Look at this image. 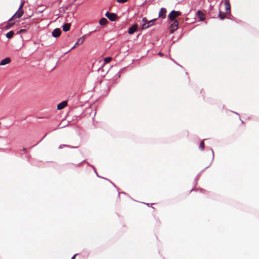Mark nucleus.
<instances>
[{"instance_id":"obj_17","label":"nucleus","mask_w":259,"mask_h":259,"mask_svg":"<svg viewBox=\"0 0 259 259\" xmlns=\"http://www.w3.org/2000/svg\"><path fill=\"white\" fill-rule=\"evenodd\" d=\"M64 147H69V148H78L77 146H70V145H68L62 144V145H60L59 146V148L61 149H62Z\"/></svg>"},{"instance_id":"obj_34","label":"nucleus","mask_w":259,"mask_h":259,"mask_svg":"<svg viewBox=\"0 0 259 259\" xmlns=\"http://www.w3.org/2000/svg\"><path fill=\"white\" fill-rule=\"evenodd\" d=\"M199 179V178H198V177H196L195 178V181L197 182L198 181Z\"/></svg>"},{"instance_id":"obj_35","label":"nucleus","mask_w":259,"mask_h":259,"mask_svg":"<svg viewBox=\"0 0 259 259\" xmlns=\"http://www.w3.org/2000/svg\"><path fill=\"white\" fill-rule=\"evenodd\" d=\"M232 112H233V113H235V114H236L237 115H239V114L238 113H237V112H234V111H232Z\"/></svg>"},{"instance_id":"obj_40","label":"nucleus","mask_w":259,"mask_h":259,"mask_svg":"<svg viewBox=\"0 0 259 259\" xmlns=\"http://www.w3.org/2000/svg\"><path fill=\"white\" fill-rule=\"evenodd\" d=\"M146 204H147L148 206H149V204L148 203H145Z\"/></svg>"},{"instance_id":"obj_2","label":"nucleus","mask_w":259,"mask_h":259,"mask_svg":"<svg viewBox=\"0 0 259 259\" xmlns=\"http://www.w3.org/2000/svg\"><path fill=\"white\" fill-rule=\"evenodd\" d=\"M156 20V19H154L148 21V23H143L142 24V29H145L149 28V27L152 26L154 25V21Z\"/></svg>"},{"instance_id":"obj_15","label":"nucleus","mask_w":259,"mask_h":259,"mask_svg":"<svg viewBox=\"0 0 259 259\" xmlns=\"http://www.w3.org/2000/svg\"><path fill=\"white\" fill-rule=\"evenodd\" d=\"M107 23H108L107 20L105 18H104V17L101 18L100 20H99V24L101 25H105L106 24H107Z\"/></svg>"},{"instance_id":"obj_33","label":"nucleus","mask_w":259,"mask_h":259,"mask_svg":"<svg viewBox=\"0 0 259 259\" xmlns=\"http://www.w3.org/2000/svg\"><path fill=\"white\" fill-rule=\"evenodd\" d=\"M77 255V254H75L72 257L71 259H75V256Z\"/></svg>"},{"instance_id":"obj_22","label":"nucleus","mask_w":259,"mask_h":259,"mask_svg":"<svg viewBox=\"0 0 259 259\" xmlns=\"http://www.w3.org/2000/svg\"><path fill=\"white\" fill-rule=\"evenodd\" d=\"M199 148L201 150H203L204 148V143L203 141H202L199 145Z\"/></svg>"},{"instance_id":"obj_31","label":"nucleus","mask_w":259,"mask_h":259,"mask_svg":"<svg viewBox=\"0 0 259 259\" xmlns=\"http://www.w3.org/2000/svg\"><path fill=\"white\" fill-rule=\"evenodd\" d=\"M115 76L117 78H119L120 77V72H118Z\"/></svg>"},{"instance_id":"obj_7","label":"nucleus","mask_w":259,"mask_h":259,"mask_svg":"<svg viewBox=\"0 0 259 259\" xmlns=\"http://www.w3.org/2000/svg\"><path fill=\"white\" fill-rule=\"evenodd\" d=\"M166 9H165L164 8H161V9L159 12L158 17L160 18H161L162 19L165 18V15H166Z\"/></svg>"},{"instance_id":"obj_3","label":"nucleus","mask_w":259,"mask_h":259,"mask_svg":"<svg viewBox=\"0 0 259 259\" xmlns=\"http://www.w3.org/2000/svg\"><path fill=\"white\" fill-rule=\"evenodd\" d=\"M137 29L138 25L137 24H135L128 28V32L130 34H133L137 31Z\"/></svg>"},{"instance_id":"obj_27","label":"nucleus","mask_w":259,"mask_h":259,"mask_svg":"<svg viewBox=\"0 0 259 259\" xmlns=\"http://www.w3.org/2000/svg\"><path fill=\"white\" fill-rule=\"evenodd\" d=\"M25 31H26V29H22L20 30L19 31H18V33H22Z\"/></svg>"},{"instance_id":"obj_1","label":"nucleus","mask_w":259,"mask_h":259,"mask_svg":"<svg viewBox=\"0 0 259 259\" xmlns=\"http://www.w3.org/2000/svg\"><path fill=\"white\" fill-rule=\"evenodd\" d=\"M105 15L111 21H115L118 18L117 15L114 13L107 12Z\"/></svg>"},{"instance_id":"obj_36","label":"nucleus","mask_w":259,"mask_h":259,"mask_svg":"<svg viewBox=\"0 0 259 259\" xmlns=\"http://www.w3.org/2000/svg\"><path fill=\"white\" fill-rule=\"evenodd\" d=\"M87 162V164H88V165H89V166H91V165H90V164L88 162Z\"/></svg>"},{"instance_id":"obj_21","label":"nucleus","mask_w":259,"mask_h":259,"mask_svg":"<svg viewBox=\"0 0 259 259\" xmlns=\"http://www.w3.org/2000/svg\"><path fill=\"white\" fill-rule=\"evenodd\" d=\"M172 13L175 15L176 17L179 16L181 15V12L180 11L172 10Z\"/></svg>"},{"instance_id":"obj_29","label":"nucleus","mask_w":259,"mask_h":259,"mask_svg":"<svg viewBox=\"0 0 259 259\" xmlns=\"http://www.w3.org/2000/svg\"><path fill=\"white\" fill-rule=\"evenodd\" d=\"M91 167L93 168L94 171L96 172V175L97 176V177H99V176L98 175V174H97L96 170V169H95V167L93 166V165H91Z\"/></svg>"},{"instance_id":"obj_20","label":"nucleus","mask_w":259,"mask_h":259,"mask_svg":"<svg viewBox=\"0 0 259 259\" xmlns=\"http://www.w3.org/2000/svg\"><path fill=\"white\" fill-rule=\"evenodd\" d=\"M15 22H8L6 26V29H9L13 26Z\"/></svg>"},{"instance_id":"obj_10","label":"nucleus","mask_w":259,"mask_h":259,"mask_svg":"<svg viewBox=\"0 0 259 259\" xmlns=\"http://www.w3.org/2000/svg\"><path fill=\"white\" fill-rule=\"evenodd\" d=\"M11 62V59L9 57H7L4 59H3L0 62V66L5 65L6 64H9Z\"/></svg>"},{"instance_id":"obj_18","label":"nucleus","mask_w":259,"mask_h":259,"mask_svg":"<svg viewBox=\"0 0 259 259\" xmlns=\"http://www.w3.org/2000/svg\"><path fill=\"white\" fill-rule=\"evenodd\" d=\"M226 15L225 13H222L221 11L219 12V17L220 19L223 20L225 18H226Z\"/></svg>"},{"instance_id":"obj_19","label":"nucleus","mask_w":259,"mask_h":259,"mask_svg":"<svg viewBox=\"0 0 259 259\" xmlns=\"http://www.w3.org/2000/svg\"><path fill=\"white\" fill-rule=\"evenodd\" d=\"M168 17L169 19V20H171V21H175V20H176L175 19L176 17L175 16V15L172 13V11L168 14Z\"/></svg>"},{"instance_id":"obj_38","label":"nucleus","mask_w":259,"mask_h":259,"mask_svg":"<svg viewBox=\"0 0 259 259\" xmlns=\"http://www.w3.org/2000/svg\"><path fill=\"white\" fill-rule=\"evenodd\" d=\"M23 150L25 151V150H26V149L25 148H23Z\"/></svg>"},{"instance_id":"obj_9","label":"nucleus","mask_w":259,"mask_h":259,"mask_svg":"<svg viewBox=\"0 0 259 259\" xmlns=\"http://www.w3.org/2000/svg\"><path fill=\"white\" fill-rule=\"evenodd\" d=\"M84 40V36H83L78 39L77 41L74 44V45L71 48V49L70 50H72V49H74L79 44H82Z\"/></svg>"},{"instance_id":"obj_37","label":"nucleus","mask_w":259,"mask_h":259,"mask_svg":"<svg viewBox=\"0 0 259 259\" xmlns=\"http://www.w3.org/2000/svg\"><path fill=\"white\" fill-rule=\"evenodd\" d=\"M46 135H44V137H43V138L40 141H41L46 137Z\"/></svg>"},{"instance_id":"obj_26","label":"nucleus","mask_w":259,"mask_h":259,"mask_svg":"<svg viewBox=\"0 0 259 259\" xmlns=\"http://www.w3.org/2000/svg\"><path fill=\"white\" fill-rule=\"evenodd\" d=\"M142 22L143 23H148V21H147V19L146 17H143L142 19Z\"/></svg>"},{"instance_id":"obj_11","label":"nucleus","mask_w":259,"mask_h":259,"mask_svg":"<svg viewBox=\"0 0 259 259\" xmlns=\"http://www.w3.org/2000/svg\"><path fill=\"white\" fill-rule=\"evenodd\" d=\"M67 105V102L66 101H64L58 104L57 105V109L58 110H61L63 109L65 107H66Z\"/></svg>"},{"instance_id":"obj_14","label":"nucleus","mask_w":259,"mask_h":259,"mask_svg":"<svg viewBox=\"0 0 259 259\" xmlns=\"http://www.w3.org/2000/svg\"><path fill=\"white\" fill-rule=\"evenodd\" d=\"M70 28V23H65L62 26L63 30L65 32H67L69 30Z\"/></svg>"},{"instance_id":"obj_12","label":"nucleus","mask_w":259,"mask_h":259,"mask_svg":"<svg viewBox=\"0 0 259 259\" xmlns=\"http://www.w3.org/2000/svg\"><path fill=\"white\" fill-rule=\"evenodd\" d=\"M225 5L226 10L227 11V13H230L231 12L230 5L229 2L228 0L225 1Z\"/></svg>"},{"instance_id":"obj_23","label":"nucleus","mask_w":259,"mask_h":259,"mask_svg":"<svg viewBox=\"0 0 259 259\" xmlns=\"http://www.w3.org/2000/svg\"><path fill=\"white\" fill-rule=\"evenodd\" d=\"M111 58L110 57H106L104 59V62L106 63H109L111 61Z\"/></svg>"},{"instance_id":"obj_5","label":"nucleus","mask_w":259,"mask_h":259,"mask_svg":"<svg viewBox=\"0 0 259 259\" xmlns=\"http://www.w3.org/2000/svg\"><path fill=\"white\" fill-rule=\"evenodd\" d=\"M209 149H210V151H211V154H212V160H211V162H210V164H209L208 166H207L206 167H205L203 170H202L201 171H200V172L198 174V175L197 176V177H198V178H200V177L201 176V174H202V172L203 171H204V170L205 169H206V168H208V167H209V166L211 164V163H212V161H213V160L214 156V152H213V150H212V149L211 148H209Z\"/></svg>"},{"instance_id":"obj_39","label":"nucleus","mask_w":259,"mask_h":259,"mask_svg":"<svg viewBox=\"0 0 259 259\" xmlns=\"http://www.w3.org/2000/svg\"><path fill=\"white\" fill-rule=\"evenodd\" d=\"M112 184H113V186L116 187L114 184L112 183Z\"/></svg>"},{"instance_id":"obj_8","label":"nucleus","mask_w":259,"mask_h":259,"mask_svg":"<svg viewBox=\"0 0 259 259\" xmlns=\"http://www.w3.org/2000/svg\"><path fill=\"white\" fill-rule=\"evenodd\" d=\"M196 15L200 21H203L205 20V17L203 13L200 11L198 10L197 12Z\"/></svg>"},{"instance_id":"obj_28","label":"nucleus","mask_w":259,"mask_h":259,"mask_svg":"<svg viewBox=\"0 0 259 259\" xmlns=\"http://www.w3.org/2000/svg\"><path fill=\"white\" fill-rule=\"evenodd\" d=\"M23 5H24L23 3H22L21 4V5H20V6L19 7L18 10H23L22 9L23 6Z\"/></svg>"},{"instance_id":"obj_24","label":"nucleus","mask_w":259,"mask_h":259,"mask_svg":"<svg viewBox=\"0 0 259 259\" xmlns=\"http://www.w3.org/2000/svg\"><path fill=\"white\" fill-rule=\"evenodd\" d=\"M172 25L177 28L178 27V22L177 20H175Z\"/></svg>"},{"instance_id":"obj_6","label":"nucleus","mask_w":259,"mask_h":259,"mask_svg":"<svg viewBox=\"0 0 259 259\" xmlns=\"http://www.w3.org/2000/svg\"><path fill=\"white\" fill-rule=\"evenodd\" d=\"M61 29L60 28H56L53 31L52 33V35L53 37L56 38V37H59L61 35Z\"/></svg>"},{"instance_id":"obj_13","label":"nucleus","mask_w":259,"mask_h":259,"mask_svg":"<svg viewBox=\"0 0 259 259\" xmlns=\"http://www.w3.org/2000/svg\"><path fill=\"white\" fill-rule=\"evenodd\" d=\"M23 10H17V11L14 14V16L17 18H20L23 15Z\"/></svg>"},{"instance_id":"obj_30","label":"nucleus","mask_w":259,"mask_h":259,"mask_svg":"<svg viewBox=\"0 0 259 259\" xmlns=\"http://www.w3.org/2000/svg\"><path fill=\"white\" fill-rule=\"evenodd\" d=\"M14 17H15V16H14V15L12 17H11V18L9 19L8 21H9V22H12V21H13V18H14Z\"/></svg>"},{"instance_id":"obj_32","label":"nucleus","mask_w":259,"mask_h":259,"mask_svg":"<svg viewBox=\"0 0 259 259\" xmlns=\"http://www.w3.org/2000/svg\"><path fill=\"white\" fill-rule=\"evenodd\" d=\"M158 55L160 56H162L163 55V54L161 52H159L158 53Z\"/></svg>"},{"instance_id":"obj_16","label":"nucleus","mask_w":259,"mask_h":259,"mask_svg":"<svg viewBox=\"0 0 259 259\" xmlns=\"http://www.w3.org/2000/svg\"><path fill=\"white\" fill-rule=\"evenodd\" d=\"M14 34V31L11 30V31H10L9 32H8L6 34V36L7 38L10 39L13 37Z\"/></svg>"},{"instance_id":"obj_25","label":"nucleus","mask_w":259,"mask_h":259,"mask_svg":"<svg viewBox=\"0 0 259 259\" xmlns=\"http://www.w3.org/2000/svg\"><path fill=\"white\" fill-rule=\"evenodd\" d=\"M117 2L118 3H124L127 1V0H116Z\"/></svg>"},{"instance_id":"obj_4","label":"nucleus","mask_w":259,"mask_h":259,"mask_svg":"<svg viewBox=\"0 0 259 259\" xmlns=\"http://www.w3.org/2000/svg\"><path fill=\"white\" fill-rule=\"evenodd\" d=\"M209 149H210V151H211V154H212V160H211V162H210V164H209L208 166H207L206 167H205L203 170H202L201 171H200V172L198 174V175L197 176V177H198V178H200V177L201 176V174H202V172L203 171H204V170L205 169H206V168H208V167H209V166L211 164V163H212V161H213V160L214 156V152H213V150H212V149L211 148H209Z\"/></svg>"}]
</instances>
